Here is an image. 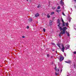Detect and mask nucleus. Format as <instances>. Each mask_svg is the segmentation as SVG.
<instances>
[{
	"instance_id": "obj_19",
	"label": "nucleus",
	"mask_w": 76,
	"mask_h": 76,
	"mask_svg": "<svg viewBox=\"0 0 76 76\" xmlns=\"http://www.w3.org/2000/svg\"><path fill=\"white\" fill-rule=\"evenodd\" d=\"M62 15H63L64 16H66V15H65V14H64V12H62Z\"/></svg>"
},
{
	"instance_id": "obj_18",
	"label": "nucleus",
	"mask_w": 76,
	"mask_h": 76,
	"mask_svg": "<svg viewBox=\"0 0 76 76\" xmlns=\"http://www.w3.org/2000/svg\"><path fill=\"white\" fill-rule=\"evenodd\" d=\"M43 30L44 32H45L46 30L45 28H43Z\"/></svg>"
},
{
	"instance_id": "obj_34",
	"label": "nucleus",
	"mask_w": 76,
	"mask_h": 76,
	"mask_svg": "<svg viewBox=\"0 0 76 76\" xmlns=\"http://www.w3.org/2000/svg\"><path fill=\"white\" fill-rule=\"evenodd\" d=\"M34 26H35V25H34Z\"/></svg>"
},
{
	"instance_id": "obj_16",
	"label": "nucleus",
	"mask_w": 76,
	"mask_h": 76,
	"mask_svg": "<svg viewBox=\"0 0 76 76\" xmlns=\"http://www.w3.org/2000/svg\"><path fill=\"white\" fill-rule=\"evenodd\" d=\"M61 20L63 23H64V20H63V18H61Z\"/></svg>"
},
{
	"instance_id": "obj_3",
	"label": "nucleus",
	"mask_w": 76,
	"mask_h": 76,
	"mask_svg": "<svg viewBox=\"0 0 76 76\" xmlns=\"http://www.w3.org/2000/svg\"><path fill=\"white\" fill-rule=\"evenodd\" d=\"M60 61H62L64 60V57L62 56H60L58 58Z\"/></svg>"
},
{
	"instance_id": "obj_25",
	"label": "nucleus",
	"mask_w": 76,
	"mask_h": 76,
	"mask_svg": "<svg viewBox=\"0 0 76 76\" xmlns=\"http://www.w3.org/2000/svg\"><path fill=\"white\" fill-rule=\"evenodd\" d=\"M27 29H29V26H27Z\"/></svg>"
},
{
	"instance_id": "obj_26",
	"label": "nucleus",
	"mask_w": 76,
	"mask_h": 76,
	"mask_svg": "<svg viewBox=\"0 0 76 76\" xmlns=\"http://www.w3.org/2000/svg\"><path fill=\"white\" fill-rule=\"evenodd\" d=\"M51 44H53V45H54V44H55L54 43H52Z\"/></svg>"
},
{
	"instance_id": "obj_14",
	"label": "nucleus",
	"mask_w": 76,
	"mask_h": 76,
	"mask_svg": "<svg viewBox=\"0 0 76 76\" xmlns=\"http://www.w3.org/2000/svg\"><path fill=\"white\" fill-rule=\"evenodd\" d=\"M47 16V18H50V15H49V14H48Z\"/></svg>"
},
{
	"instance_id": "obj_11",
	"label": "nucleus",
	"mask_w": 76,
	"mask_h": 76,
	"mask_svg": "<svg viewBox=\"0 0 76 76\" xmlns=\"http://www.w3.org/2000/svg\"><path fill=\"white\" fill-rule=\"evenodd\" d=\"M56 12H58V13H59V12H61V10H56Z\"/></svg>"
},
{
	"instance_id": "obj_5",
	"label": "nucleus",
	"mask_w": 76,
	"mask_h": 76,
	"mask_svg": "<svg viewBox=\"0 0 76 76\" xmlns=\"http://www.w3.org/2000/svg\"><path fill=\"white\" fill-rule=\"evenodd\" d=\"M56 75H58V73H59V69H56Z\"/></svg>"
},
{
	"instance_id": "obj_33",
	"label": "nucleus",
	"mask_w": 76,
	"mask_h": 76,
	"mask_svg": "<svg viewBox=\"0 0 76 76\" xmlns=\"http://www.w3.org/2000/svg\"><path fill=\"white\" fill-rule=\"evenodd\" d=\"M67 76H68V75H67Z\"/></svg>"
},
{
	"instance_id": "obj_20",
	"label": "nucleus",
	"mask_w": 76,
	"mask_h": 76,
	"mask_svg": "<svg viewBox=\"0 0 76 76\" xmlns=\"http://www.w3.org/2000/svg\"><path fill=\"white\" fill-rule=\"evenodd\" d=\"M49 56H50V55H49V54L47 55V57H49Z\"/></svg>"
},
{
	"instance_id": "obj_31",
	"label": "nucleus",
	"mask_w": 76,
	"mask_h": 76,
	"mask_svg": "<svg viewBox=\"0 0 76 76\" xmlns=\"http://www.w3.org/2000/svg\"><path fill=\"white\" fill-rule=\"evenodd\" d=\"M65 56H66V55H65Z\"/></svg>"
},
{
	"instance_id": "obj_29",
	"label": "nucleus",
	"mask_w": 76,
	"mask_h": 76,
	"mask_svg": "<svg viewBox=\"0 0 76 76\" xmlns=\"http://www.w3.org/2000/svg\"><path fill=\"white\" fill-rule=\"evenodd\" d=\"M27 1H28V0H26Z\"/></svg>"
},
{
	"instance_id": "obj_21",
	"label": "nucleus",
	"mask_w": 76,
	"mask_h": 76,
	"mask_svg": "<svg viewBox=\"0 0 76 76\" xmlns=\"http://www.w3.org/2000/svg\"><path fill=\"white\" fill-rule=\"evenodd\" d=\"M40 7V6L39 5V6H37V8H39Z\"/></svg>"
},
{
	"instance_id": "obj_2",
	"label": "nucleus",
	"mask_w": 76,
	"mask_h": 76,
	"mask_svg": "<svg viewBox=\"0 0 76 76\" xmlns=\"http://www.w3.org/2000/svg\"><path fill=\"white\" fill-rule=\"evenodd\" d=\"M57 45L59 47V48H60V49H61V51H62V52H64V50L65 49V47L64 46V45H62V48H61V47H60V44H57Z\"/></svg>"
},
{
	"instance_id": "obj_1",
	"label": "nucleus",
	"mask_w": 76,
	"mask_h": 76,
	"mask_svg": "<svg viewBox=\"0 0 76 76\" xmlns=\"http://www.w3.org/2000/svg\"><path fill=\"white\" fill-rule=\"evenodd\" d=\"M57 24L58 26L60 31H61L62 30H63V31L60 33V34H59V36L61 37L60 34H65V32H66V31L67 29V28L66 27H64L62 28L60 26V20H58V21Z\"/></svg>"
},
{
	"instance_id": "obj_10",
	"label": "nucleus",
	"mask_w": 76,
	"mask_h": 76,
	"mask_svg": "<svg viewBox=\"0 0 76 76\" xmlns=\"http://www.w3.org/2000/svg\"><path fill=\"white\" fill-rule=\"evenodd\" d=\"M53 22L52 21H51V20H50V25H52V22Z\"/></svg>"
},
{
	"instance_id": "obj_32",
	"label": "nucleus",
	"mask_w": 76,
	"mask_h": 76,
	"mask_svg": "<svg viewBox=\"0 0 76 76\" xmlns=\"http://www.w3.org/2000/svg\"><path fill=\"white\" fill-rule=\"evenodd\" d=\"M71 10H72V9H71Z\"/></svg>"
},
{
	"instance_id": "obj_4",
	"label": "nucleus",
	"mask_w": 76,
	"mask_h": 76,
	"mask_svg": "<svg viewBox=\"0 0 76 76\" xmlns=\"http://www.w3.org/2000/svg\"><path fill=\"white\" fill-rule=\"evenodd\" d=\"M69 25V24L68 23H66L64 22L62 24V26H66L67 27V26Z\"/></svg>"
},
{
	"instance_id": "obj_7",
	"label": "nucleus",
	"mask_w": 76,
	"mask_h": 76,
	"mask_svg": "<svg viewBox=\"0 0 76 76\" xmlns=\"http://www.w3.org/2000/svg\"><path fill=\"white\" fill-rule=\"evenodd\" d=\"M66 34L67 35V36L68 37H69L70 36V35L69 34V32H67V31L66 32Z\"/></svg>"
},
{
	"instance_id": "obj_30",
	"label": "nucleus",
	"mask_w": 76,
	"mask_h": 76,
	"mask_svg": "<svg viewBox=\"0 0 76 76\" xmlns=\"http://www.w3.org/2000/svg\"><path fill=\"white\" fill-rule=\"evenodd\" d=\"M61 72L62 71V70H61Z\"/></svg>"
},
{
	"instance_id": "obj_22",
	"label": "nucleus",
	"mask_w": 76,
	"mask_h": 76,
	"mask_svg": "<svg viewBox=\"0 0 76 76\" xmlns=\"http://www.w3.org/2000/svg\"><path fill=\"white\" fill-rule=\"evenodd\" d=\"M22 37L23 38H24L25 37L24 36H23Z\"/></svg>"
},
{
	"instance_id": "obj_17",
	"label": "nucleus",
	"mask_w": 76,
	"mask_h": 76,
	"mask_svg": "<svg viewBox=\"0 0 76 76\" xmlns=\"http://www.w3.org/2000/svg\"><path fill=\"white\" fill-rule=\"evenodd\" d=\"M57 9H60V6H58L57 8Z\"/></svg>"
},
{
	"instance_id": "obj_28",
	"label": "nucleus",
	"mask_w": 76,
	"mask_h": 76,
	"mask_svg": "<svg viewBox=\"0 0 76 76\" xmlns=\"http://www.w3.org/2000/svg\"><path fill=\"white\" fill-rule=\"evenodd\" d=\"M74 1H76V0H74Z\"/></svg>"
},
{
	"instance_id": "obj_6",
	"label": "nucleus",
	"mask_w": 76,
	"mask_h": 76,
	"mask_svg": "<svg viewBox=\"0 0 76 76\" xmlns=\"http://www.w3.org/2000/svg\"><path fill=\"white\" fill-rule=\"evenodd\" d=\"M70 47V45H67L65 46V48H66V50H67V49H69Z\"/></svg>"
},
{
	"instance_id": "obj_12",
	"label": "nucleus",
	"mask_w": 76,
	"mask_h": 76,
	"mask_svg": "<svg viewBox=\"0 0 76 76\" xmlns=\"http://www.w3.org/2000/svg\"><path fill=\"white\" fill-rule=\"evenodd\" d=\"M65 63H70L71 61H65Z\"/></svg>"
},
{
	"instance_id": "obj_8",
	"label": "nucleus",
	"mask_w": 76,
	"mask_h": 76,
	"mask_svg": "<svg viewBox=\"0 0 76 76\" xmlns=\"http://www.w3.org/2000/svg\"><path fill=\"white\" fill-rule=\"evenodd\" d=\"M61 4L63 5L64 4V2H63V1L62 0H61Z\"/></svg>"
},
{
	"instance_id": "obj_23",
	"label": "nucleus",
	"mask_w": 76,
	"mask_h": 76,
	"mask_svg": "<svg viewBox=\"0 0 76 76\" xmlns=\"http://www.w3.org/2000/svg\"><path fill=\"white\" fill-rule=\"evenodd\" d=\"M73 53H74V54H75L76 53V52H73Z\"/></svg>"
},
{
	"instance_id": "obj_9",
	"label": "nucleus",
	"mask_w": 76,
	"mask_h": 76,
	"mask_svg": "<svg viewBox=\"0 0 76 76\" xmlns=\"http://www.w3.org/2000/svg\"><path fill=\"white\" fill-rule=\"evenodd\" d=\"M35 17H38L39 16V14L38 13H37L35 15Z\"/></svg>"
},
{
	"instance_id": "obj_15",
	"label": "nucleus",
	"mask_w": 76,
	"mask_h": 76,
	"mask_svg": "<svg viewBox=\"0 0 76 76\" xmlns=\"http://www.w3.org/2000/svg\"><path fill=\"white\" fill-rule=\"evenodd\" d=\"M54 12H51L50 15H54Z\"/></svg>"
},
{
	"instance_id": "obj_24",
	"label": "nucleus",
	"mask_w": 76,
	"mask_h": 76,
	"mask_svg": "<svg viewBox=\"0 0 76 76\" xmlns=\"http://www.w3.org/2000/svg\"><path fill=\"white\" fill-rule=\"evenodd\" d=\"M30 3H31V0H29Z\"/></svg>"
},
{
	"instance_id": "obj_13",
	"label": "nucleus",
	"mask_w": 76,
	"mask_h": 76,
	"mask_svg": "<svg viewBox=\"0 0 76 76\" xmlns=\"http://www.w3.org/2000/svg\"><path fill=\"white\" fill-rule=\"evenodd\" d=\"M29 21H30V22H31L32 20V18H29L28 20Z\"/></svg>"
},
{
	"instance_id": "obj_27",
	"label": "nucleus",
	"mask_w": 76,
	"mask_h": 76,
	"mask_svg": "<svg viewBox=\"0 0 76 76\" xmlns=\"http://www.w3.org/2000/svg\"><path fill=\"white\" fill-rule=\"evenodd\" d=\"M53 9H55V8H53Z\"/></svg>"
}]
</instances>
